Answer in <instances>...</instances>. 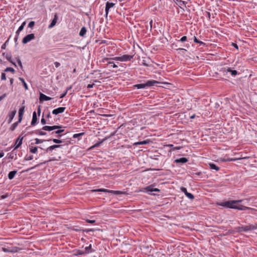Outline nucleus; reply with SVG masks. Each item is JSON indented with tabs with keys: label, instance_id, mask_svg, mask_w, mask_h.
I'll list each match as a JSON object with an SVG mask.
<instances>
[{
	"label": "nucleus",
	"instance_id": "1",
	"mask_svg": "<svg viewBox=\"0 0 257 257\" xmlns=\"http://www.w3.org/2000/svg\"><path fill=\"white\" fill-rule=\"evenodd\" d=\"M241 200H233V201H225L224 202L221 203L219 205L222 206L230 208H233V209H236L238 210H244V209L242 207H240L239 206H237V205H235V204H236L237 202H241Z\"/></svg>",
	"mask_w": 257,
	"mask_h": 257
},
{
	"label": "nucleus",
	"instance_id": "2",
	"mask_svg": "<svg viewBox=\"0 0 257 257\" xmlns=\"http://www.w3.org/2000/svg\"><path fill=\"white\" fill-rule=\"evenodd\" d=\"M158 83H160V82L156 80H149L145 83L136 84L134 86L137 89H143L147 87L154 86Z\"/></svg>",
	"mask_w": 257,
	"mask_h": 257
},
{
	"label": "nucleus",
	"instance_id": "3",
	"mask_svg": "<svg viewBox=\"0 0 257 257\" xmlns=\"http://www.w3.org/2000/svg\"><path fill=\"white\" fill-rule=\"evenodd\" d=\"M134 56L133 55H123L122 56L120 57H115L113 58H111L112 60H116V61H131L133 58Z\"/></svg>",
	"mask_w": 257,
	"mask_h": 257
},
{
	"label": "nucleus",
	"instance_id": "4",
	"mask_svg": "<svg viewBox=\"0 0 257 257\" xmlns=\"http://www.w3.org/2000/svg\"><path fill=\"white\" fill-rule=\"evenodd\" d=\"M2 249L5 252H16L18 251L19 248L14 246L3 247Z\"/></svg>",
	"mask_w": 257,
	"mask_h": 257
},
{
	"label": "nucleus",
	"instance_id": "5",
	"mask_svg": "<svg viewBox=\"0 0 257 257\" xmlns=\"http://www.w3.org/2000/svg\"><path fill=\"white\" fill-rule=\"evenodd\" d=\"M35 37L34 34H30L25 36L23 40L22 43L24 44H27L32 40L35 39Z\"/></svg>",
	"mask_w": 257,
	"mask_h": 257
},
{
	"label": "nucleus",
	"instance_id": "6",
	"mask_svg": "<svg viewBox=\"0 0 257 257\" xmlns=\"http://www.w3.org/2000/svg\"><path fill=\"white\" fill-rule=\"evenodd\" d=\"M62 128V126L61 125H53V126H48L45 125L44 126L42 130L45 131H51L58 128Z\"/></svg>",
	"mask_w": 257,
	"mask_h": 257
},
{
	"label": "nucleus",
	"instance_id": "7",
	"mask_svg": "<svg viewBox=\"0 0 257 257\" xmlns=\"http://www.w3.org/2000/svg\"><path fill=\"white\" fill-rule=\"evenodd\" d=\"M114 6V4L112 3L107 2L106 3L105 12V17H107L109 13V9L113 7Z\"/></svg>",
	"mask_w": 257,
	"mask_h": 257
},
{
	"label": "nucleus",
	"instance_id": "8",
	"mask_svg": "<svg viewBox=\"0 0 257 257\" xmlns=\"http://www.w3.org/2000/svg\"><path fill=\"white\" fill-rule=\"evenodd\" d=\"M154 186H155L154 185H149V186L146 187V188H145L144 189L145 190H146L147 192H153V191L160 192V189H159L158 188H154Z\"/></svg>",
	"mask_w": 257,
	"mask_h": 257
},
{
	"label": "nucleus",
	"instance_id": "9",
	"mask_svg": "<svg viewBox=\"0 0 257 257\" xmlns=\"http://www.w3.org/2000/svg\"><path fill=\"white\" fill-rule=\"evenodd\" d=\"M65 109H66V108L64 107H58L57 108L54 109L52 111V113L53 114L57 115V114H58L59 113H61L65 111Z\"/></svg>",
	"mask_w": 257,
	"mask_h": 257
},
{
	"label": "nucleus",
	"instance_id": "10",
	"mask_svg": "<svg viewBox=\"0 0 257 257\" xmlns=\"http://www.w3.org/2000/svg\"><path fill=\"white\" fill-rule=\"evenodd\" d=\"M16 112H17V111L16 110H14L8 114V123H10L12 122L15 115H16Z\"/></svg>",
	"mask_w": 257,
	"mask_h": 257
},
{
	"label": "nucleus",
	"instance_id": "11",
	"mask_svg": "<svg viewBox=\"0 0 257 257\" xmlns=\"http://www.w3.org/2000/svg\"><path fill=\"white\" fill-rule=\"evenodd\" d=\"M23 137L19 136L16 141L15 149H18L22 144Z\"/></svg>",
	"mask_w": 257,
	"mask_h": 257
},
{
	"label": "nucleus",
	"instance_id": "12",
	"mask_svg": "<svg viewBox=\"0 0 257 257\" xmlns=\"http://www.w3.org/2000/svg\"><path fill=\"white\" fill-rule=\"evenodd\" d=\"M58 19V16H57V15L56 14H55V15H54V19L52 21L51 24L49 25L48 28H52L53 27H54L55 26L57 22Z\"/></svg>",
	"mask_w": 257,
	"mask_h": 257
},
{
	"label": "nucleus",
	"instance_id": "13",
	"mask_svg": "<svg viewBox=\"0 0 257 257\" xmlns=\"http://www.w3.org/2000/svg\"><path fill=\"white\" fill-rule=\"evenodd\" d=\"M24 106L21 107L19 110V122H21L23 118V115L24 113Z\"/></svg>",
	"mask_w": 257,
	"mask_h": 257
},
{
	"label": "nucleus",
	"instance_id": "14",
	"mask_svg": "<svg viewBox=\"0 0 257 257\" xmlns=\"http://www.w3.org/2000/svg\"><path fill=\"white\" fill-rule=\"evenodd\" d=\"M188 160L186 158H181L175 160L176 163L185 164L188 162Z\"/></svg>",
	"mask_w": 257,
	"mask_h": 257
},
{
	"label": "nucleus",
	"instance_id": "15",
	"mask_svg": "<svg viewBox=\"0 0 257 257\" xmlns=\"http://www.w3.org/2000/svg\"><path fill=\"white\" fill-rule=\"evenodd\" d=\"M51 99V97L47 96L43 93H40V101H48V100H50Z\"/></svg>",
	"mask_w": 257,
	"mask_h": 257
},
{
	"label": "nucleus",
	"instance_id": "16",
	"mask_svg": "<svg viewBox=\"0 0 257 257\" xmlns=\"http://www.w3.org/2000/svg\"><path fill=\"white\" fill-rule=\"evenodd\" d=\"M209 168L211 170H214L216 171H218L219 170V167H218L216 164L213 163H209L208 164Z\"/></svg>",
	"mask_w": 257,
	"mask_h": 257
},
{
	"label": "nucleus",
	"instance_id": "17",
	"mask_svg": "<svg viewBox=\"0 0 257 257\" xmlns=\"http://www.w3.org/2000/svg\"><path fill=\"white\" fill-rule=\"evenodd\" d=\"M37 118L36 112L35 111H34L33 113V117H32V120L31 121V125H35V124L37 123Z\"/></svg>",
	"mask_w": 257,
	"mask_h": 257
},
{
	"label": "nucleus",
	"instance_id": "18",
	"mask_svg": "<svg viewBox=\"0 0 257 257\" xmlns=\"http://www.w3.org/2000/svg\"><path fill=\"white\" fill-rule=\"evenodd\" d=\"M227 71L230 72L231 74L233 76H235L238 74V72L235 70H232L230 68L228 67L227 69Z\"/></svg>",
	"mask_w": 257,
	"mask_h": 257
},
{
	"label": "nucleus",
	"instance_id": "19",
	"mask_svg": "<svg viewBox=\"0 0 257 257\" xmlns=\"http://www.w3.org/2000/svg\"><path fill=\"white\" fill-rule=\"evenodd\" d=\"M173 1L180 8L185 5V2L182 0H173Z\"/></svg>",
	"mask_w": 257,
	"mask_h": 257
},
{
	"label": "nucleus",
	"instance_id": "20",
	"mask_svg": "<svg viewBox=\"0 0 257 257\" xmlns=\"http://www.w3.org/2000/svg\"><path fill=\"white\" fill-rule=\"evenodd\" d=\"M86 33V28H85V27H83L81 29V30H80V32H79V35H80V36L83 37V36H84L85 35Z\"/></svg>",
	"mask_w": 257,
	"mask_h": 257
},
{
	"label": "nucleus",
	"instance_id": "21",
	"mask_svg": "<svg viewBox=\"0 0 257 257\" xmlns=\"http://www.w3.org/2000/svg\"><path fill=\"white\" fill-rule=\"evenodd\" d=\"M91 191L92 192H110V193L111 190L105 189H98L92 190Z\"/></svg>",
	"mask_w": 257,
	"mask_h": 257
},
{
	"label": "nucleus",
	"instance_id": "22",
	"mask_svg": "<svg viewBox=\"0 0 257 257\" xmlns=\"http://www.w3.org/2000/svg\"><path fill=\"white\" fill-rule=\"evenodd\" d=\"M21 122H19V120L15 123H14L12 126L10 127V130L11 131H14L16 128L17 127V125H18V124L19 123H20Z\"/></svg>",
	"mask_w": 257,
	"mask_h": 257
},
{
	"label": "nucleus",
	"instance_id": "23",
	"mask_svg": "<svg viewBox=\"0 0 257 257\" xmlns=\"http://www.w3.org/2000/svg\"><path fill=\"white\" fill-rule=\"evenodd\" d=\"M150 143V141L146 140L141 142H138L135 143L136 145H147Z\"/></svg>",
	"mask_w": 257,
	"mask_h": 257
},
{
	"label": "nucleus",
	"instance_id": "24",
	"mask_svg": "<svg viewBox=\"0 0 257 257\" xmlns=\"http://www.w3.org/2000/svg\"><path fill=\"white\" fill-rule=\"evenodd\" d=\"M19 80L23 83L25 89L27 90L28 89V85H27V83H26L25 80L23 78H21V77H19Z\"/></svg>",
	"mask_w": 257,
	"mask_h": 257
},
{
	"label": "nucleus",
	"instance_id": "25",
	"mask_svg": "<svg viewBox=\"0 0 257 257\" xmlns=\"http://www.w3.org/2000/svg\"><path fill=\"white\" fill-rule=\"evenodd\" d=\"M64 132V130L63 129H61L60 128H58V130L55 131V132H53L52 133V135H53V134H57V135H59V134H60L61 133H63Z\"/></svg>",
	"mask_w": 257,
	"mask_h": 257
},
{
	"label": "nucleus",
	"instance_id": "26",
	"mask_svg": "<svg viewBox=\"0 0 257 257\" xmlns=\"http://www.w3.org/2000/svg\"><path fill=\"white\" fill-rule=\"evenodd\" d=\"M38 151V148L36 147H32L30 149V152L32 153L36 154Z\"/></svg>",
	"mask_w": 257,
	"mask_h": 257
},
{
	"label": "nucleus",
	"instance_id": "27",
	"mask_svg": "<svg viewBox=\"0 0 257 257\" xmlns=\"http://www.w3.org/2000/svg\"><path fill=\"white\" fill-rule=\"evenodd\" d=\"M109 59H111V58H103L102 60V62L103 63H105V62H106V64L107 65H109V64H112L113 63L112 62H111V61H108V60Z\"/></svg>",
	"mask_w": 257,
	"mask_h": 257
},
{
	"label": "nucleus",
	"instance_id": "28",
	"mask_svg": "<svg viewBox=\"0 0 257 257\" xmlns=\"http://www.w3.org/2000/svg\"><path fill=\"white\" fill-rule=\"evenodd\" d=\"M7 60L11 62L13 65H14L15 67H17V65L16 63L14 61L13 59L12 58L11 56H7Z\"/></svg>",
	"mask_w": 257,
	"mask_h": 257
},
{
	"label": "nucleus",
	"instance_id": "29",
	"mask_svg": "<svg viewBox=\"0 0 257 257\" xmlns=\"http://www.w3.org/2000/svg\"><path fill=\"white\" fill-rule=\"evenodd\" d=\"M15 60L17 61L19 66L21 68H23V65H22V63L21 62V61L20 59V58L19 57H15Z\"/></svg>",
	"mask_w": 257,
	"mask_h": 257
},
{
	"label": "nucleus",
	"instance_id": "30",
	"mask_svg": "<svg viewBox=\"0 0 257 257\" xmlns=\"http://www.w3.org/2000/svg\"><path fill=\"white\" fill-rule=\"evenodd\" d=\"M110 193H112L114 194L118 195V194H125L124 192L120 191H114L111 190Z\"/></svg>",
	"mask_w": 257,
	"mask_h": 257
},
{
	"label": "nucleus",
	"instance_id": "31",
	"mask_svg": "<svg viewBox=\"0 0 257 257\" xmlns=\"http://www.w3.org/2000/svg\"><path fill=\"white\" fill-rule=\"evenodd\" d=\"M50 141H52L54 143L56 144H61L63 142L62 140L57 139H53L52 140H50ZM47 141H49V140H47Z\"/></svg>",
	"mask_w": 257,
	"mask_h": 257
},
{
	"label": "nucleus",
	"instance_id": "32",
	"mask_svg": "<svg viewBox=\"0 0 257 257\" xmlns=\"http://www.w3.org/2000/svg\"><path fill=\"white\" fill-rule=\"evenodd\" d=\"M85 253V252L82 250H77L75 253H74V255H83Z\"/></svg>",
	"mask_w": 257,
	"mask_h": 257
},
{
	"label": "nucleus",
	"instance_id": "33",
	"mask_svg": "<svg viewBox=\"0 0 257 257\" xmlns=\"http://www.w3.org/2000/svg\"><path fill=\"white\" fill-rule=\"evenodd\" d=\"M5 72H9V71H10V72H12L13 73H14L15 72L14 69L12 68V67H7V68H6L5 69Z\"/></svg>",
	"mask_w": 257,
	"mask_h": 257
},
{
	"label": "nucleus",
	"instance_id": "34",
	"mask_svg": "<svg viewBox=\"0 0 257 257\" xmlns=\"http://www.w3.org/2000/svg\"><path fill=\"white\" fill-rule=\"evenodd\" d=\"M91 248V245L90 244L88 246H86L85 248V252L87 253H88L89 252H92V250H90V249Z\"/></svg>",
	"mask_w": 257,
	"mask_h": 257
},
{
	"label": "nucleus",
	"instance_id": "35",
	"mask_svg": "<svg viewBox=\"0 0 257 257\" xmlns=\"http://www.w3.org/2000/svg\"><path fill=\"white\" fill-rule=\"evenodd\" d=\"M35 144H39L44 142L47 141V140H42L39 139L38 138L35 139Z\"/></svg>",
	"mask_w": 257,
	"mask_h": 257
},
{
	"label": "nucleus",
	"instance_id": "36",
	"mask_svg": "<svg viewBox=\"0 0 257 257\" xmlns=\"http://www.w3.org/2000/svg\"><path fill=\"white\" fill-rule=\"evenodd\" d=\"M36 134H38L41 136H44L46 135V133L41 131L40 130H37L36 132Z\"/></svg>",
	"mask_w": 257,
	"mask_h": 257
},
{
	"label": "nucleus",
	"instance_id": "37",
	"mask_svg": "<svg viewBox=\"0 0 257 257\" xmlns=\"http://www.w3.org/2000/svg\"><path fill=\"white\" fill-rule=\"evenodd\" d=\"M186 196L189 199H193L194 198V195L191 193H189L188 192L186 194Z\"/></svg>",
	"mask_w": 257,
	"mask_h": 257
},
{
	"label": "nucleus",
	"instance_id": "38",
	"mask_svg": "<svg viewBox=\"0 0 257 257\" xmlns=\"http://www.w3.org/2000/svg\"><path fill=\"white\" fill-rule=\"evenodd\" d=\"M26 23L25 21L22 23V24L18 28L19 31H22L24 29V28L26 25Z\"/></svg>",
	"mask_w": 257,
	"mask_h": 257
},
{
	"label": "nucleus",
	"instance_id": "39",
	"mask_svg": "<svg viewBox=\"0 0 257 257\" xmlns=\"http://www.w3.org/2000/svg\"><path fill=\"white\" fill-rule=\"evenodd\" d=\"M54 148H53V146H50L48 148H47L46 150H45V151L47 152V153H50L51 152H52L53 150H54Z\"/></svg>",
	"mask_w": 257,
	"mask_h": 257
},
{
	"label": "nucleus",
	"instance_id": "40",
	"mask_svg": "<svg viewBox=\"0 0 257 257\" xmlns=\"http://www.w3.org/2000/svg\"><path fill=\"white\" fill-rule=\"evenodd\" d=\"M17 173L16 171H11L9 174L8 177H14Z\"/></svg>",
	"mask_w": 257,
	"mask_h": 257
},
{
	"label": "nucleus",
	"instance_id": "41",
	"mask_svg": "<svg viewBox=\"0 0 257 257\" xmlns=\"http://www.w3.org/2000/svg\"><path fill=\"white\" fill-rule=\"evenodd\" d=\"M10 196V194L9 193H6L5 195H1L0 196V199H4L7 197H8Z\"/></svg>",
	"mask_w": 257,
	"mask_h": 257
},
{
	"label": "nucleus",
	"instance_id": "42",
	"mask_svg": "<svg viewBox=\"0 0 257 257\" xmlns=\"http://www.w3.org/2000/svg\"><path fill=\"white\" fill-rule=\"evenodd\" d=\"M34 25H35V22L31 21L29 23L28 27L29 28H32Z\"/></svg>",
	"mask_w": 257,
	"mask_h": 257
},
{
	"label": "nucleus",
	"instance_id": "43",
	"mask_svg": "<svg viewBox=\"0 0 257 257\" xmlns=\"http://www.w3.org/2000/svg\"><path fill=\"white\" fill-rule=\"evenodd\" d=\"M181 190L184 193V194L186 195L188 192H187V189L185 187H182L181 188Z\"/></svg>",
	"mask_w": 257,
	"mask_h": 257
},
{
	"label": "nucleus",
	"instance_id": "44",
	"mask_svg": "<svg viewBox=\"0 0 257 257\" xmlns=\"http://www.w3.org/2000/svg\"><path fill=\"white\" fill-rule=\"evenodd\" d=\"M187 37L186 36H183L181 38V39L179 40V41H180L181 42H185L186 41H187Z\"/></svg>",
	"mask_w": 257,
	"mask_h": 257
},
{
	"label": "nucleus",
	"instance_id": "45",
	"mask_svg": "<svg viewBox=\"0 0 257 257\" xmlns=\"http://www.w3.org/2000/svg\"><path fill=\"white\" fill-rule=\"evenodd\" d=\"M68 89H67L64 93H63L60 95V98H63L66 95V94L68 92Z\"/></svg>",
	"mask_w": 257,
	"mask_h": 257
},
{
	"label": "nucleus",
	"instance_id": "46",
	"mask_svg": "<svg viewBox=\"0 0 257 257\" xmlns=\"http://www.w3.org/2000/svg\"><path fill=\"white\" fill-rule=\"evenodd\" d=\"M86 222L89 223H94L95 222V220H90V219H86Z\"/></svg>",
	"mask_w": 257,
	"mask_h": 257
},
{
	"label": "nucleus",
	"instance_id": "47",
	"mask_svg": "<svg viewBox=\"0 0 257 257\" xmlns=\"http://www.w3.org/2000/svg\"><path fill=\"white\" fill-rule=\"evenodd\" d=\"M1 79L2 80H6V74L5 73H2V75H1Z\"/></svg>",
	"mask_w": 257,
	"mask_h": 257
},
{
	"label": "nucleus",
	"instance_id": "48",
	"mask_svg": "<svg viewBox=\"0 0 257 257\" xmlns=\"http://www.w3.org/2000/svg\"><path fill=\"white\" fill-rule=\"evenodd\" d=\"M106 140V139H104L102 142H101L100 143H97L96 144H95L93 146V148L94 147H98L101 143L102 142H103L104 141H105Z\"/></svg>",
	"mask_w": 257,
	"mask_h": 257
},
{
	"label": "nucleus",
	"instance_id": "49",
	"mask_svg": "<svg viewBox=\"0 0 257 257\" xmlns=\"http://www.w3.org/2000/svg\"><path fill=\"white\" fill-rule=\"evenodd\" d=\"M52 146L53 147L54 149H55L56 148H60V147H62L61 145H52Z\"/></svg>",
	"mask_w": 257,
	"mask_h": 257
},
{
	"label": "nucleus",
	"instance_id": "50",
	"mask_svg": "<svg viewBox=\"0 0 257 257\" xmlns=\"http://www.w3.org/2000/svg\"><path fill=\"white\" fill-rule=\"evenodd\" d=\"M54 65L56 68H58L60 66V63L58 62H54Z\"/></svg>",
	"mask_w": 257,
	"mask_h": 257
},
{
	"label": "nucleus",
	"instance_id": "51",
	"mask_svg": "<svg viewBox=\"0 0 257 257\" xmlns=\"http://www.w3.org/2000/svg\"><path fill=\"white\" fill-rule=\"evenodd\" d=\"M41 122L42 124H45L46 123V120L43 117L42 118V119L41 120Z\"/></svg>",
	"mask_w": 257,
	"mask_h": 257
},
{
	"label": "nucleus",
	"instance_id": "52",
	"mask_svg": "<svg viewBox=\"0 0 257 257\" xmlns=\"http://www.w3.org/2000/svg\"><path fill=\"white\" fill-rule=\"evenodd\" d=\"M6 97V94H4L0 96V101L4 99Z\"/></svg>",
	"mask_w": 257,
	"mask_h": 257
},
{
	"label": "nucleus",
	"instance_id": "53",
	"mask_svg": "<svg viewBox=\"0 0 257 257\" xmlns=\"http://www.w3.org/2000/svg\"><path fill=\"white\" fill-rule=\"evenodd\" d=\"M82 134H82V133L78 134H74V135H73V137L74 138H77L78 136H81V135H82Z\"/></svg>",
	"mask_w": 257,
	"mask_h": 257
},
{
	"label": "nucleus",
	"instance_id": "54",
	"mask_svg": "<svg viewBox=\"0 0 257 257\" xmlns=\"http://www.w3.org/2000/svg\"><path fill=\"white\" fill-rule=\"evenodd\" d=\"M94 85V84H89L87 85V88H92Z\"/></svg>",
	"mask_w": 257,
	"mask_h": 257
},
{
	"label": "nucleus",
	"instance_id": "55",
	"mask_svg": "<svg viewBox=\"0 0 257 257\" xmlns=\"http://www.w3.org/2000/svg\"><path fill=\"white\" fill-rule=\"evenodd\" d=\"M8 41H6L5 42V43H4L2 46V49H5L6 48V44L7 43Z\"/></svg>",
	"mask_w": 257,
	"mask_h": 257
},
{
	"label": "nucleus",
	"instance_id": "56",
	"mask_svg": "<svg viewBox=\"0 0 257 257\" xmlns=\"http://www.w3.org/2000/svg\"><path fill=\"white\" fill-rule=\"evenodd\" d=\"M33 158H34L33 156V155H31V156H29V157L27 159V160H33Z\"/></svg>",
	"mask_w": 257,
	"mask_h": 257
},
{
	"label": "nucleus",
	"instance_id": "57",
	"mask_svg": "<svg viewBox=\"0 0 257 257\" xmlns=\"http://www.w3.org/2000/svg\"><path fill=\"white\" fill-rule=\"evenodd\" d=\"M181 148V147H176L173 149V150H180Z\"/></svg>",
	"mask_w": 257,
	"mask_h": 257
},
{
	"label": "nucleus",
	"instance_id": "58",
	"mask_svg": "<svg viewBox=\"0 0 257 257\" xmlns=\"http://www.w3.org/2000/svg\"><path fill=\"white\" fill-rule=\"evenodd\" d=\"M198 41L199 40L197 39V38L195 36H194V42L197 43V42H198Z\"/></svg>",
	"mask_w": 257,
	"mask_h": 257
},
{
	"label": "nucleus",
	"instance_id": "59",
	"mask_svg": "<svg viewBox=\"0 0 257 257\" xmlns=\"http://www.w3.org/2000/svg\"><path fill=\"white\" fill-rule=\"evenodd\" d=\"M232 45L236 49H238V46L236 44H235V43H232Z\"/></svg>",
	"mask_w": 257,
	"mask_h": 257
},
{
	"label": "nucleus",
	"instance_id": "60",
	"mask_svg": "<svg viewBox=\"0 0 257 257\" xmlns=\"http://www.w3.org/2000/svg\"><path fill=\"white\" fill-rule=\"evenodd\" d=\"M197 43H198V44H200V45H205V44L204 42H203L201 41H199V40L198 41V42H197Z\"/></svg>",
	"mask_w": 257,
	"mask_h": 257
},
{
	"label": "nucleus",
	"instance_id": "61",
	"mask_svg": "<svg viewBox=\"0 0 257 257\" xmlns=\"http://www.w3.org/2000/svg\"><path fill=\"white\" fill-rule=\"evenodd\" d=\"M197 43H198V44H200V45H205V44L204 42H203L201 41H199V40L198 41V42H197Z\"/></svg>",
	"mask_w": 257,
	"mask_h": 257
},
{
	"label": "nucleus",
	"instance_id": "62",
	"mask_svg": "<svg viewBox=\"0 0 257 257\" xmlns=\"http://www.w3.org/2000/svg\"><path fill=\"white\" fill-rule=\"evenodd\" d=\"M37 111H38V114L39 115L40 113H41V108H40V106H39V107L38 108V110H37Z\"/></svg>",
	"mask_w": 257,
	"mask_h": 257
},
{
	"label": "nucleus",
	"instance_id": "63",
	"mask_svg": "<svg viewBox=\"0 0 257 257\" xmlns=\"http://www.w3.org/2000/svg\"><path fill=\"white\" fill-rule=\"evenodd\" d=\"M152 25H153V20H151L150 22V30H151L152 28Z\"/></svg>",
	"mask_w": 257,
	"mask_h": 257
},
{
	"label": "nucleus",
	"instance_id": "64",
	"mask_svg": "<svg viewBox=\"0 0 257 257\" xmlns=\"http://www.w3.org/2000/svg\"><path fill=\"white\" fill-rule=\"evenodd\" d=\"M112 64V67L113 68H117V66L116 65H115L113 62Z\"/></svg>",
	"mask_w": 257,
	"mask_h": 257
}]
</instances>
